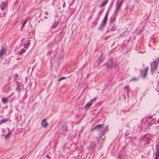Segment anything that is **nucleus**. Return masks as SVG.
<instances>
[{"instance_id":"obj_1","label":"nucleus","mask_w":159,"mask_h":159,"mask_svg":"<svg viewBox=\"0 0 159 159\" xmlns=\"http://www.w3.org/2000/svg\"><path fill=\"white\" fill-rule=\"evenodd\" d=\"M104 126V124L97 125L95 127L92 128L91 129V131L96 130L99 131V135L100 136L99 139L102 136L104 135L106 132L108 130L109 126L107 125L105 129H103Z\"/></svg>"},{"instance_id":"obj_2","label":"nucleus","mask_w":159,"mask_h":159,"mask_svg":"<svg viewBox=\"0 0 159 159\" xmlns=\"http://www.w3.org/2000/svg\"><path fill=\"white\" fill-rule=\"evenodd\" d=\"M159 62V59L158 58H157L155 61L150 62L151 72L152 75H153L154 72L157 70Z\"/></svg>"},{"instance_id":"obj_3","label":"nucleus","mask_w":159,"mask_h":159,"mask_svg":"<svg viewBox=\"0 0 159 159\" xmlns=\"http://www.w3.org/2000/svg\"><path fill=\"white\" fill-rule=\"evenodd\" d=\"M106 65V70H111L113 66V59H109L107 62L104 65Z\"/></svg>"},{"instance_id":"obj_4","label":"nucleus","mask_w":159,"mask_h":159,"mask_svg":"<svg viewBox=\"0 0 159 159\" xmlns=\"http://www.w3.org/2000/svg\"><path fill=\"white\" fill-rule=\"evenodd\" d=\"M156 121V119L155 118H152L151 121L149 122H147V125L146 126L144 125V123L145 122L144 121H143L141 123V126L143 127H145L146 128H148L150 126L153 124L155 121ZM147 121V120L146 119L145 120V122Z\"/></svg>"},{"instance_id":"obj_5","label":"nucleus","mask_w":159,"mask_h":159,"mask_svg":"<svg viewBox=\"0 0 159 159\" xmlns=\"http://www.w3.org/2000/svg\"><path fill=\"white\" fill-rule=\"evenodd\" d=\"M149 70V67L148 66H146L145 69H144L143 70H140L141 74L142 75L143 78L144 79L146 78L147 75V73Z\"/></svg>"},{"instance_id":"obj_6","label":"nucleus","mask_w":159,"mask_h":159,"mask_svg":"<svg viewBox=\"0 0 159 159\" xmlns=\"http://www.w3.org/2000/svg\"><path fill=\"white\" fill-rule=\"evenodd\" d=\"M121 6V5L117 3V2L116 8L114 11L115 14H118L119 13L120 11H121L120 9Z\"/></svg>"},{"instance_id":"obj_7","label":"nucleus","mask_w":159,"mask_h":159,"mask_svg":"<svg viewBox=\"0 0 159 159\" xmlns=\"http://www.w3.org/2000/svg\"><path fill=\"white\" fill-rule=\"evenodd\" d=\"M67 130V126L65 125H63L61 129V133L63 135H64L66 133Z\"/></svg>"},{"instance_id":"obj_8","label":"nucleus","mask_w":159,"mask_h":159,"mask_svg":"<svg viewBox=\"0 0 159 159\" xmlns=\"http://www.w3.org/2000/svg\"><path fill=\"white\" fill-rule=\"evenodd\" d=\"M151 137V135L149 134H146L144 135L143 138V140L145 141H148V142L147 143V144H149V142H148L150 140V137Z\"/></svg>"},{"instance_id":"obj_9","label":"nucleus","mask_w":159,"mask_h":159,"mask_svg":"<svg viewBox=\"0 0 159 159\" xmlns=\"http://www.w3.org/2000/svg\"><path fill=\"white\" fill-rule=\"evenodd\" d=\"M95 142H93L92 143L91 145L89 146L88 149L91 152H93L94 149L95 148Z\"/></svg>"},{"instance_id":"obj_10","label":"nucleus","mask_w":159,"mask_h":159,"mask_svg":"<svg viewBox=\"0 0 159 159\" xmlns=\"http://www.w3.org/2000/svg\"><path fill=\"white\" fill-rule=\"evenodd\" d=\"M41 125L44 128H46L48 126V124L46 121L45 119H43L41 122Z\"/></svg>"},{"instance_id":"obj_11","label":"nucleus","mask_w":159,"mask_h":159,"mask_svg":"<svg viewBox=\"0 0 159 159\" xmlns=\"http://www.w3.org/2000/svg\"><path fill=\"white\" fill-rule=\"evenodd\" d=\"M118 14H115V13L114 12V16L111 17L110 20V22L112 24L116 20V16Z\"/></svg>"},{"instance_id":"obj_12","label":"nucleus","mask_w":159,"mask_h":159,"mask_svg":"<svg viewBox=\"0 0 159 159\" xmlns=\"http://www.w3.org/2000/svg\"><path fill=\"white\" fill-rule=\"evenodd\" d=\"M106 23L102 22L100 26L98 27V29L99 30L102 31L103 28L106 25Z\"/></svg>"},{"instance_id":"obj_13","label":"nucleus","mask_w":159,"mask_h":159,"mask_svg":"<svg viewBox=\"0 0 159 159\" xmlns=\"http://www.w3.org/2000/svg\"><path fill=\"white\" fill-rule=\"evenodd\" d=\"M108 0H105L102 2L101 4L99 5V7L100 8L104 7L107 4Z\"/></svg>"},{"instance_id":"obj_14","label":"nucleus","mask_w":159,"mask_h":159,"mask_svg":"<svg viewBox=\"0 0 159 159\" xmlns=\"http://www.w3.org/2000/svg\"><path fill=\"white\" fill-rule=\"evenodd\" d=\"M6 51V50L5 49L4 47L2 48L0 52V58L5 53Z\"/></svg>"},{"instance_id":"obj_15","label":"nucleus","mask_w":159,"mask_h":159,"mask_svg":"<svg viewBox=\"0 0 159 159\" xmlns=\"http://www.w3.org/2000/svg\"><path fill=\"white\" fill-rule=\"evenodd\" d=\"M95 100V98L91 99L89 102L87 103L86 105V106L87 107H89L92 104L93 101Z\"/></svg>"},{"instance_id":"obj_16","label":"nucleus","mask_w":159,"mask_h":159,"mask_svg":"<svg viewBox=\"0 0 159 159\" xmlns=\"http://www.w3.org/2000/svg\"><path fill=\"white\" fill-rule=\"evenodd\" d=\"M29 18H26L24 21H23V23L22 24V25H21V29H22V28H23L24 26H25V24L26 23V22L28 21L29 20Z\"/></svg>"},{"instance_id":"obj_17","label":"nucleus","mask_w":159,"mask_h":159,"mask_svg":"<svg viewBox=\"0 0 159 159\" xmlns=\"http://www.w3.org/2000/svg\"><path fill=\"white\" fill-rule=\"evenodd\" d=\"M7 5V3L5 2H3L1 4L0 6V8L1 10H3L5 9L6 6Z\"/></svg>"},{"instance_id":"obj_18","label":"nucleus","mask_w":159,"mask_h":159,"mask_svg":"<svg viewBox=\"0 0 159 159\" xmlns=\"http://www.w3.org/2000/svg\"><path fill=\"white\" fill-rule=\"evenodd\" d=\"M16 91H18L20 90L19 88L20 86L21 83H19L18 81H16Z\"/></svg>"},{"instance_id":"obj_19","label":"nucleus","mask_w":159,"mask_h":159,"mask_svg":"<svg viewBox=\"0 0 159 159\" xmlns=\"http://www.w3.org/2000/svg\"><path fill=\"white\" fill-rule=\"evenodd\" d=\"M124 89L126 90L127 94L128 95L130 91V88H129V85L126 86L124 87Z\"/></svg>"},{"instance_id":"obj_20","label":"nucleus","mask_w":159,"mask_h":159,"mask_svg":"<svg viewBox=\"0 0 159 159\" xmlns=\"http://www.w3.org/2000/svg\"><path fill=\"white\" fill-rule=\"evenodd\" d=\"M107 13H106L104 18L103 19V20H102V22H103L106 23L107 18Z\"/></svg>"},{"instance_id":"obj_21","label":"nucleus","mask_w":159,"mask_h":159,"mask_svg":"<svg viewBox=\"0 0 159 159\" xmlns=\"http://www.w3.org/2000/svg\"><path fill=\"white\" fill-rule=\"evenodd\" d=\"M9 120L7 118H3L2 120H0V125H1L2 123L8 121Z\"/></svg>"},{"instance_id":"obj_22","label":"nucleus","mask_w":159,"mask_h":159,"mask_svg":"<svg viewBox=\"0 0 159 159\" xmlns=\"http://www.w3.org/2000/svg\"><path fill=\"white\" fill-rule=\"evenodd\" d=\"M116 25L115 24H114L113 26L111 27V29H110V30L111 31L114 30H115L116 29Z\"/></svg>"},{"instance_id":"obj_23","label":"nucleus","mask_w":159,"mask_h":159,"mask_svg":"<svg viewBox=\"0 0 159 159\" xmlns=\"http://www.w3.org/2000/svg\"><path fill=\"white\" fill-rule=\"evenodd\" d=\"M2 102L5 104L7 102V99L6 98H3L2 99Z\"/></svg>"},{"instance_id":"obj_24","label":"nucleus","mask_w":159,"mask_h":159,"mask_svg":"<svg viewBox=\"0 0 159 159\" xmlns=\"http://www.w3.org/2000/svg\"><path fill=\"white\" fill-rule=\"evenodd\" d=\"M59 22L58 21L55 22L54 23V25L52 26V28H55L58 24Z\"/></svg>"},{"instance_id":"obj_25","label":"nucleus","mask_w":159,"mask_h":159,"mask_svg":"<svg viewBox=\"0 0 159 159\" xmlns=\"http://www.w3.org/2000/svg\"><path fill=\"white\" fill-rule=\"evenodd\" d=\"M155 159H159V152H156L155 153Z\"/></svg>"},{"instance_id":"obj_26","label":"nucleus","mask_w":159,"mask_h":159,"mask_svg":"<svg viewBox=\"0 0 159 159\" xmlns=\"http://www.w3.org/2000/svg\"><path fill=\"white\" fill-rule=\"evenodd\" d=\"M156 152H159V142L156 145Z\"/></svg>"},{"instance_id":"obj_27","label":"nucleus","mask_w":159,"mask_h":159,"mask_svg":"<svg viewBox=\"0 0 159 159\" xmlns=\"http://www.w3.org/2000/svg\"><path fill=\"white\" fill-rule=\"evenodd\" d=\"M30 45V43H25L24 45V47L26 48H27L29 47Z\"/></svg>"},{"instance_id":"obj_28","label":"nucleus","mask_w":159,"mask_h":159,"mask_svg":"<svg viewBox=\"0 0 159 159\" xmlns=\"http://www.w3.org/2000/svg\"><path fill=\"white\" fill-rule=\"evenodd\" d=\"M26 50L24 49H22L21 50L20 52L19 53V54L21 55L22 53H24L25 51Z\"/></svg>"},{"instance_id":"obj_29","label":"nucleus","mask_w":159,"mask_h":159,"mask_svg":"<svg viewBox=\"0 0 159 159\" xmlns=\"http://www.w3.org/2000/svg\"><path fill=\"white\" fill-rule=\"evenodd\" d=\"M104 60V58L103 57V56L102 54L100 56L99 58V60L100 61H102Z\"/></svg>"},{"instance_id":"obj_30","label":"nucleus","mask_w":159,"mask_h":159,"mask_svg":"<svg viewBox=\"0 0 159 159\" xmlns=\"http://www.w3.org/2000/svg\"><path fill=\"white\" fill-rule=\"evenodd\" d=\"M66 79V78L65 77H62L59 78V79H58V82H59L61 80H63Z\"/></svg>"},{"instance_id":"obj_31","label":"nucleus","mask_w":159,"mask_h":159,"mask_svg":"<svg viewBox=\"0 0 159 159\" xmlns=\"http://www.w3.org/2000/svg\"><path fill=\"white\" fill-rule=\"evenodd\" d=\"M11 134V133L9 132L7 134L5 135V138L6 139L7 138L9 135H10Z\"/></svg>"},{"instance_id":"obj_32","label":"nucleus","mask_w":159,"mask_h":159,"mask_svg":"<svg viewBox=\"0 0 159 159\" xmlns=\"http://www.w3.org/2000/svg\"><path fill=\"white\" fill-rule=\"evenodd\" d=\"M98 143L99 144V147H100V148H102V146L103 145V143H99V141H98Z\"/></svg>"},{"instance_id":"obj_33","label":"nucleus","mask_w":159,"mask_h":159,"mask_svg":"<svg viewBox=\"0 0 159 159\" xmlns=\"http://www.w3.org/2000/svg\"><path fill=\"white\" fill-rule=\"evenodd\" d=\"M102 13V12L100 11V12L98 14V16H100Z\"/></svg>"},{"instance_id":"obj_34","label":"nucleus","mask_w":159,"mask_h":159,"mask_svg":"<svg viewBox=\"0 0 159 159\" xmlns=\"http://www.w3.org/2000/svg\"><path fill=\"white\" fill-rule=\"evenodd\" d=\"M124 1V0H122L120 1V2H119L118 4L121 5L122 3H123Z\"/></svg>"},{"instance_id":"obj_35","label":"nucleus","mask_w":159,"mask_h":159,"mask_svg":"<svg viewBox=\"0 0 159 159\" xmlns=\"http://www.w3.org/2000/svg\"><path fill=\"white\" fill-rule=\"evenodd\" d=\"M137 80V78H132V79H131L130 80V81L134 80Z\"/></svg>"},{"instance_id":"obj_36","label":"nucleus","mask_w":159,"mask_h":159,"mask_svg":"<svg viewBox=\"0 0 159 159\" xmlns=\"http://www.w3.org/2000/svg\"><path fill=\"white\" fill-rule=\"evenodd\" d=\"M152 115L150 116V115H149V116H148V118L149 119H151V118H152Z\"/></svg>"},{"instance_id":"obj_37","label":"nucleus","mask_w":159,"mask_h":159,"mask_svg":"<svg viewBox=\"0 0 159 159\" xmlns=\"http://www.w3.org/2000/svg\"><path fill=\"white\" fill-rule=\"evenodd\" d=\"M65 2H64L63 3V5L62 6L63 7H65Z\"/></svg>"},{"instance_id":"obj_38","label":"nucleus","mask_w":159,"mask_h":159,"mask_svg":"<svg viewBox=\"0 0 159 159\" xmlns=\"http://www.w3.org/2000/svg\"><path fill=\"white\" fill-rule=\"evenodd\" d=\"M109 9L108 8L107 11V12L106 13H107V14H108V13H109Z\"/></svg>"},{"instance_id":"obj_39","label":"nucleus","mask_w":159,"mask_h":159,"mask_svg":"<svg viewBox=\"0 0 159 159\" xmlns=\"http://www.w3.org/2000/svg\"><path fill=\"white\" fill-rule=\"evenodd\" d=\"M99 19V17H98V16L96 18V20H98V19Z\"/></svg>"},{"instance_id":"obj_40","label":"nucleus","mask_w":159,"mask_h":159,"mask_svg":"<svg viewBox=\"0 0 159 159\" xmlns=\"http://www.w3.org/2000/svg\"><path fill=\"white\" fill-rule=\"evenodd\" d=\"M116 65L117 66H118V65H119V63H116Z\"/></svg>"},{"instance_id":"obj_41","label":"nucleus","mask_w":159,"mask_h":159,"mask_svg":"<svg viewBox=\"0 0 159 159\" xmlns=\"http://www.w3.org/2000/svg\"><path fill=\"white\" fill-rule=\"evenodd\" d=\"M157 122L158 123H159V120H157Z\"/></svg>"}]
</instances>
